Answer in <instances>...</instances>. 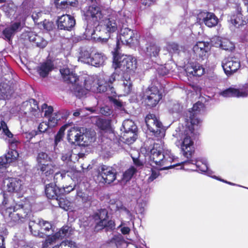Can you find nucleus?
Listing matches in <instances>:
<instances>
[{
    "mask_svg": "<svg viewBox=\"0 0 248 248\" xmlns=\"http://www.w3.org/2000/svg\"><path fill=\"white\" fill-rule=\"evenodd\" d=\"M101 26L102 29L106 31V33H108L109 37L110 33L115 32L118 29L116 20L111 17L103 20Z\"/></svg>",
    "mask_w": 248,
    "mask_h": 248,
    "instance_id": "nucleus-21",
    "label": "nucleus"
},
{
    "mask_svg": "<svg viewBox=\"0 0 248 248\" xmlns=\"http://www.w3.org/2000/svg\"><path fill=\"white\" fill-rule=\"evenodd\" d=\"M55 168V165L52 162H50L38 167L37 170L40 171L42 175L51 178L53 175Z\"/></svg>",
    "mask_w": 248,
    "mask_h": 248,
    "instance_id": "nucleus-22",
    "label": "nucleus"
},
{
    "mask_svg": "<svg viewBox=\"0 0 248 248\" xmlns=\"http://www.w3.org/2000/svg\"><path fill=\"white\" fill-rule=\"evenodd\" d=\"M18 157V153L16 150H11L4 156L0 157V172H3L8 167V164L15 161Z\"/></svg>",
    "mask_w": 248,
    "mask_h": 248,
    "instance_id": "nucleus-16",
    "label": "nucleus"
},
{
    "mask_svg": "<svg viewBox=\"0 0 248 248\" xmlns=\"http://www.w3.org/2000/svg\"><path fill=\"white\" fill-rule=\"evenodd\" d=\"M113 103L114 105L117 107L118 108H121L123 106L122 102L118 99H114L113 100Z\"/></svg>",
    "mask_w": 248,
    "mask_h": 248,
    "instance_id": "nucleus-59",
    "label": "nucleus"
},
{
    "mask_svg": "<svg viewBox=\"0 0 248 248\" xmlns=\"http://www.w3.org/2000/svg\"><path fill=\"white\" fill-rule=\"evenodd\" d=\"M108 40V38H102L101 37H99L97 38L96 41L98 42H100L102 44H105L107 43Z\"/></svg>",
    "mask_w": 248,
    "mask_h": 248,
    "instance_id": "nucleus-61",
    "label": "nucleus"
},
{
    "mask_svg": "<svg viewBox=\"0 0 248 248\" xmlns=\"http://www.w3.org/2000/svg\"><path fill=\"white\" fill-rule=\"evenodd\" d=\"M99 174L102 177L105 183L109 184L116 179L117 172L114 168L102 165L100 167V170Z\"/></svg>",
    "mask_w": 248,
    "mask_h": 248,
    "instance_id": "nucleus-15",
    "label": "nucleus"
},
{
    "mask_svg": "<svg viewBox=\"0 0 248 248\" xmlns=\"http://www.w3.org/2000/svg\"><path fill=\"white\" fill-rule=\"evenodd\" d=\"M29 39L30 42L34 43L36 46L40 48H44L47 44V41H46L43 37L32 32L29 34Z\"/></svg>",
    "mask_w": 248,
    "mask_h": 248,
    "instance_id": "nucleus-25",
    "label": "nucleus"
},
{
    "mask_svg": "<svg viewBox=\"0 0 248 248\" xmlns=\"http://www.w3.org/2000/svg\"><path fill=\"white\" fill-rule=\"evenodd\" d=\"M248 85L245 84L241 88L229 87L222 91L220 94L224 97H245L248 96Z\"/></svg>",
    "mask_w": 248,
    "mask_h": 248,
    "instance_id": "nucleus-12",
    "label": "nucleus"
},
{
    "mask_svg": "<svg viewBox=\"0 0 248 248\" xmlns=\"http://www.w3.org/2000/svg\"><path fill=\"white\" fill-rule=\"evenodd\" d=\"M54 69V64L50 60H47L44 62L40 63L39 66H37V72L40 76L45 78L48 75L50 72Z\"/></svg>",
    "mask_w": 248,
    "mask_h": 248,
    "instance_id": "nucleus-19",
    "label": "nucleus"
},
{
    "mask_svg": "<svg viewBox=\"0 0 248 248\" xmlns=\"http://www.w3.org/2000/svg\"><path fill=\"white\" fill-rule=\"evenodd\" d=\"M117 75V73L114 72L112 73L111 76L109 77V79L108 80V82L111 84L113 83V82L116 80V76Z\"/></svg>",
    "mask_w": 248,
    "mask_h": 248,
    "instance_id": "nucleus-57",
    "label": "nucleus"
},
{
    "mask_svg": "<svg viewBox=\"0 0 248 248\" xmlns=\"http://www.w3.org/2000/svg\"><path fill=\"white\" fill-rule=\"evenodd\" d=\"M68 203V201L64 199H60L58 202L60 207L66 211L69 209V205Z\"/></svg>",
    "mask_w": 248,
    "mask_h": 248,
    "instance_id": "nucleus-43",
    "label": "nucleus"
},
{
    "mask_svg": "<svg viewBox=\"0 0 248 248\" xmlns=\"http://www.w3.org/2000/svg\"><path fill=\"white\" fill-rule=\"evenodd\" d=\"M199 130H194V132L191 133L188 128V124L184 131L185 137L181 145L182 151L183 152V155L187 158V160L182 162L183 165L192 164L195 166L196 169H199L201 171H204L200 168L199 162L197 159L192 158V156L195 153V148L194 146V142L191 140V137L194 135L199 134Z\"/></svg>",
    "mask_w": 248,
    "mask_h": 248,
    "instance_id": "nucleus-2",
    "label": "nucleus"
},
{
    "mask_svg": "<svg viewBox=\"0 0 248 248\" xmlns=\"http://www.w3.org/2000/svg\"><path fill=\"white\" fill-rule=\"evenodd\" d=\"M120 40L119 38L117 37L116 41V46L114 49V51L112 52L113 54V62L115 61L116 59L120 58L124 55L119 52L120 49Z\"/></svg>",
    "mask_w": 248,
    "mask_h": 248,
    "instance_id": "nucleus-38",
    "label": "nucleus"
},
{
    "mask_svg": "<svg viewBox=\"0 0 248 248\" xmlns=\"http://www.w3.org/2000/svg\"><path fill=\"white\" fill-rule=\"evenodd\" d=\"M148 129L158 140L161 139L165 136V129L161 122L156 117L154 114H147L145 119Z\"/></svg>",
    "mask_w": 248,
    "mask_h": 248,
    "instance_id": "nucleus-5",
    "label": "nucleus"
},
{
    "mask_svg": "<svg viewBox=\"0 0 248 248\" xmlns=\"http://www.w3.org/2000/svg\"><path fill=\"white\" fill-rule=\"evenodd\" d=\"M68 141L71 145H78L84 146H88L89 139H87V134L81 132L80 128L72 127L68 131L67 135Z\"/></svg>",
    "mask_w": 248,
    "mask_h": 248,
    "instance_id": "nucleus-6",
    "label": "nucleus"
},
{
    "mask_svg": "<svg viewBox=\"0 0 248 248\" xmlns=\"http://www.w3.org/2000/svg\"><path fill=\"white\" fill-rule=\"evenodd\" d=\"M21 26V23L20 22H15L12 24L11 26L9 28L14 33Z\"/></svg>",
    "mask_w": 248,
    "mask_h": 248,
    "instance_id": "nucleus-51",
    "label": "nucleus"
},
{
    "mask_svg": "<svg viewBox=\"0 0 248 248\" xmlns=\"http://www.w3.org/2000/svg\"><path fill=\"white\" fill-rule=\"evenodd\" d=\"M14 210H15L18 216L24 221L25 218L28 217V214L30 213V210L25 208L23 204H16L14 207Z\"/></svg>",
    "mask_w": 248,
    "mask_h": 248,
    "instance_id": "nucleus-31",
    "label": "nucleus"
},
{
    "mask_svg": "<svg viewBox=\"0 0 248 248\" xmlns=\"http://www.w3.org/2000/svg\"><path fill=\"white\" fill-rule=\"evenodd\" d=\"M45 193L48 199L58 200V197L62 194V191L58 186L51 183L46 186Z\"/></svg>",
    "mask_w": 248,
    "mask_h": 248,
    "instance_id": "nucleus-20",
    "label": "nucleus"
},
{
    "mask_svg": "<svg viewBox=\"0 0 248 248\" xmlns=\"http://www.w3.org/2000/svg\"><path fill=\"white\" fill-rule=\"evenodd\" d=\"M19 142L16 140V139H12L11 141H10V144L12 146L13 145H15V146H16L17 145V143H19Z\"/></svg>",
    "mask_w": 248,
    "mask_h": 248,
    "instance_id": "nucleus-64",
    "label": "nucleus"
},
{
    "mask_svg": "<svg viewBox=\"0 0 248 248\" xmlns=\"http://www.w3.org/2000/svg\"><path fill=\"white\" fill-rule=\"evenodd\" d=\"M90 49H82L80 52L79 59L84 63L90 64L91 59Z\"/></svg>",
    "mask_w": 248,
    "mask_h": 248,
    "instance_id": "nucleus-33",
    "label": "nucleus"
},
{
    "mask_svg": "<svg viewBox=\"0 0 248 248\" xmlns=\"http://www.w3.org/2000/svg\"><path fill=\"white\" fill-rule=\"evenodd\" d=\"M135 34L134 30L128 28H123L121 30L119 39L123 44L131 47L138 42V39Z\"/></svg>",
    "mask_w": 248,
    "mask_h": 248,
    "instance_id": "nucleus-13",
    "label": "nucleus"
},
{
    "mask_svg": "<svg viewBox=\"0 0 248 248\" xmlns=\"http://www.w3.org/2000/svg\"><path fill=\"white\" fill-rule=\"evenodd\" d=\"M198 18L209 27H214L218 23V18L213 13L202 11L199 14Z\"/></svg>",
    "mask_w": 248,
    "mask_h": 248,
    "instance_id": "nucleus-17",
    "label": "nucleus"
},
{
    "mask_svg": "<svg viewBox=\"0 0 248 248\" xmlns=\"http://www.w3.org/2000/svg\"><path fill=\"white\" fill-rule=\"evenodd\" d=\"M38 224L41 229L45 232V233L49 232L52 227L51 224L49 222L44 220L43 219H41L39 220Z\"/></svg>",
    "mask_w": 248,
    "mask_h": 248,
    "instance_id": "nucleus-39",
    "label": "nucleus"
},
{
    "mask_svg": "<svg viewBox=\"0 0 248 248\" xmlns=\"http://www.w3.org/2000/svg\"><path fill=\"white\" fill-rule=\"evenodd\" d=\"M104 216L101 213V209L98 210L97 212L94 213L92 216L94 221H99L103 218Z\"/></svg>",
    "mask_w": 248,
    "mask_h": 248,
    "instance_id": "nucleus-49",
    "label": "nucleus"
},
{
    "mask_svg": "<svg viewBox=\"0 0 248 248\" xmlns=\"http://www.w3.org/2000/svg\"><path fill=\"white\" fill-rule=\"evenodd\" d=\"M95 124L99 129L105 131L110 128L111 121L110 120L98 117L96 119Z\"/></svg>",
    "mask_w": 248,
    "mask_h": 248,
    "instance_id": "nucleus-29",
    "label": "nucleus"
},
{
    "mask_svg": "<svg viewBox=\"0 0 248 248\" xmlns=\"http://www.w3.org/2000/svg\"><path fill=\"white\" fill-rule=\"evenodd\" d=\"M1 126L3 127V131L4 134L9 138H12L13 137V134L9 130L7 124L4 121L1 123Z\"/></svg>",
    "mask_w": 248,
    "mask_h": 248,
    "instance_id": "nucleus-44",
    "label": "nucleus"
},
{
    "mask_svg": "<svg viewBox=\"0 0 248 248\" xmlns=\"http://www.w3.org/2000/svg\"><path fill=\"white\" fill-rule=\"evenodd\" d=\"M6 212L8 213V216L10 218L11 222L16 224L23 222L24 221L20 216L18 215L16 211L14 210L13 207L8 208L6 210Z\"/></svg>",
    "mask_w": 248,
    "mask_h": 248,
    "instance_id": "nucleus-30",
    "label": "nucleus"
},
{
    "mask_svg": "<svg viewBox=\"0 0 248 248\" xmlns=\"http://www.w3.org/2000/svg\"><path fill=\"white\" fill-rule=\"evenodd\" d=\"M66 177V173L65 172H56L54 176H53V179H54V182L53 183L55 185H57L59 186H62V185L63 184V182L65 179Z\"/></svg>",
    "mask_w": 248,
    "mask_h": 248,
    "instance_id": "nucleus-36",
    "label": "nucleus"
},
{
    "mask_svg": "<svg viewBox=\"0 0 248 248\" xmlns=\"http://www.w3.org/2000/svg\"><path fill=\"white\" fill-rule=\"evenodd\" d=\"M53 111V108L52 106H48L47 107L45 111V116H49L50 115L52 114Z\"/></svg>",
    "mask_w": 248,
    "mask_h": 248,
    "instance_id": "nucleus-55",
    "label": "nucleus"
},
{
    "mask_svg": "<svg viewBox=\"0 0 248 248\" xmlns=\"http://www.w3.org/2000/svg\"><path fill=\"white\" fill-rule=\"evenodd\" d=\"M58 28L61 30L70 31L76 24L74 17L69 15H63L57 20Z\"/></svg>",
    "mask_w": 248,
    "mask_h": 248,
    "instance_id": "nucleus-14",
    "label": "nucleus"
},
{
    "mask_svg": "<svg viewBox=\"0 0 248 248\" xmlns=\"http://www.w3.org/2000/svg\"><path fill=\"white\" fill-rule=\"evenodd\" d=\"M67 124H64L61 127L54 138V148L58 145L59 143L62 140L64 135V131L67 127Z\"/></svg>",
    "mask_w": 248,
    "mask_h": 248,
    "instance_id": "nucleus-32",
    "label": "nucleus"
},
{
    "mask_svg": "<svg viewBox=\"0 0 248 248\" xmlns=\"http://www.w3.org/2000/svg\"><path fill=\"white\" fill-rule=\"evenodd\" d=\"M101 213L104 216L103 218L97 222L94 226L95 231L98 232L105 230L106 232L113 231L116 228V223L112 217H109L108 210L105 208L101 209Z\"/></svg>",
    "mask_w": 248,
    "mask_h": 248,
    "instance_id": "nucleus-8",
    "label": "nucleus"
},
{
    "mask_svg": "<svg viewBox=\"0 0 248 248\" xmlns=\"http://www.w3.org/2000/svg\"><path fill=\"white\" fill-rule=\"evenodd\" d=\"M48 24L49 25V27H47V25L44 23V28L46 29L47 31H50L52 29V23H48Z\"/></svg>",
    "mask_w": 248,
    "mask_h": 248,
    "instance_id": "nucleus-63",
    "label": "nucleus"
},
{
    "mask_svg": "<svg viewBox=\"0 0 248 248\" xmlns=\"http://www.w3.org/2000/svg\"><path fill=\"white\" fill-rule=\"evenodd\" d=\"M157 176H158V174H157V172L155 170H152V174H151V176L149 177V179L150 181H152L154 180H155V179H156L157 177Z\"/></svg>",
    "mask_w": 248,
    "mask_h": 248,
    "instance_id": "nucleus-60",
    "label": "nucleus"
},
{
    "mask_svg": "<svg viewBox=\"0 0 248 248\" xmlns=\"http://www.w3.org/2000/svg\"><path fill=\"white\" fill-rule=\"evenodd\" d=\"M227 44H230V42L228 41H221L220 44L221 48L226 50H229V47L227 46Z\"/></svg>",
    "mask_w": 248,
    "mask_h": 248,
    "instance_id": "nucleus-56",
    "label": "nucleus"
},
{
    "mask_svg": "<svg viewBox=\"0 0 248 248\" xmlns=\"http://www.w3.org/2000/svg\"><path fill=\"white\" fill-rule=\"evenodd\" d=\"M61 186L62 188V194L63 191L65 194H68L74 189V187L70 185L62 184Z\"/></svg>",
    "mask_w": 248,
    "mask_h": 248,
    "instance_id": "nucleus-46",
    "label": "nucleus"
},
{
    "mask_svg": "<svg viewBox=\"0 0 248 248\" xmlns=\"http://www.w3.org/2000/svg\"><path fill=\"white\" fill-rule=\"evenodd\" d=\"M87 16L91 17L93 22H99L103 18V15L97 6H90L86 12Z\"/></svg>",
    "mask_w": 248,
    "mask_h": 248,
    "instance_id": "nucleus-23",
    "label": "nucleus"
},
{
    "mask_svg": "<svg viewBox=\"0 0 248 248\" xmlns=\"http://www.w3.org/2000/svg\"><path fill=\"white\" fill-rule=\"evenodd\" d=\"M122 240L123 236L120 234H116L108 240V243H114L117 245V244H120Z\"/></svg>",
    "mask_w": 248,
    "mask_h": 248,
    "instance_id": "nucleus-42",
    "label": "nucleus"
},
{
    "mask_svg": "<svg viewBox=\"0 0 248 248\" xmlns=\"http://www.w3.org/2000/svg\"><path fill=\"white\" fill-rule=\"evenodd\" d=\"M155 2V0H141L142 4L148 7L153 4Z\"/></svg>",
    "mask_w": 248,
    "mask_h": 248,
    "instance_id": "nucleus-54",
    "label": "nucleus"
},
{
    "mask_svg": "<svg viewBox=\"0 0 248 248\" xmlns=\"http://www.w3.org/2000/svg\"><path fill=\"white\" fill-rule=\"evenodd\" d=\"M225 74L228 77L237 71L241 66L240 61L234 57L225 58L221 62Z\"/></svg>",
    "mask_w": 248,
    "mask_h": 248,
    "instance_id": "nucleus-11",
    "label": "nucleus"
},
{
    "mask_svg": "<svg viewBox=\"0 0 248 248\" xmlns=\"http://www.w3.org/2000/svg\"><path fill=\"white\" fill-rule=\"evenodd\" d=\"M160 51V48L155 43H150L146 48L145 53L150 58L157 56Z\"/></svg>",
    "mask_w": 248,
    "mask_h": 248,
    "instance_id": "nucleus-27",
    "label": "nucleus"
},
{
    "mask_svg": "<svg viewBox=\"0 0 248 248\" xmlns=\"http://www.w3.org/2000/svg\"><path fill=\"white\" fill-rule=\"evenodd\" d=\"M137 172V169L134 166H131L123 173V179L126 182L130 181Z\"/></svg>",
    "mask_w": 248,
    "mask_h": 248,
    "instance_id": "nucleus-37",
    "label": "nucleus"
},
{
    "mask_svg": "<svg viewBox=\"0 0 248 248\" xmlns=\"http://www.w3.org/2000/svg\"><path fill=\"white\" fill-rule=\"evenodd\" d=\"M50 162H52V159L47 153L44 152L38 153L36 156L37 167Z\"/></svg>",
    "mask_w": 248,
    "mask_h": 248,
    "instance_id": "nucleus-28",
    "label": "nucleus"
},
{
    "mask_svg": "<svg viewBox=\"0 0 248 248\" xmlns=\"http://www.w3.org/2000/svg\"><path fill=\"white\" fill-rule=\"evenodd\" d=\"M203 107L204 104L198 101L193 105L191 108L192 110L189 111V119L187 120V124L191 133L194 132L195 129L199 130L201 127L202 121L197 117V115Z\"/></svg>",
    "mask_w": 248,
    "mask_h": 248,
    "instance_id": "nucleus-7",
    "label": "nucleus"
},
{
    "mask_svg": "<svg viewBox=\"0 0 248 248\" xmlns=\"http://www.w3.org/2000/svg\"><path fill=\"white\" fill-rule=\"evenodd\" d=\"M49 127L50 126L48 123L46 122H42L38 126V131L40 133H44L47 130Z\"/></svg>",
    "mask_w": 248,
    "mask_h": 248,
    "instance_id": "nucleus-45",
    "label": "nucleus"
},
{
    "mask_svg": "<svg viewBox=\"0 0 248 248\" xmlns=\"http://www.w3.org/2000/svg\"><path fill=\"white\" fill-rule=\"evenodd\" d=\"M62 244L64 246H67L70 248H78L76 242L72 240H65L62 242Z\"/></svg>",
    "mask_w": 248,
    "mask_h": 248,
    "instance_id": "nucleus-48",
    "label": "nucleus"
},
{
    "mask_svg": "<svg viewBox=\"0 0 248 248\" xmlns=\"http://www.w3.org/2000/svg\"><path fill=\"white\" fill-rule=\"evenodd\" d=\"M71 227L68 225L62 226L60 231L55 233V236H58L59 239H62L65 237H68L70 234Z\"/></svg>",
    "mask_w": 248,
    "mask_h": 248,
    "instance_id": "nucleus-34",
    "label": "nucleus"
},
{
    "mask_svg": "<svg viewBox=\"0 0 248 248\" xmlns=\"http://www.w3.org/2000/svg\"><path fill=\"white\" fill-rule=\"evenodd\" d=\"M113 66L118 71H121V76H125L129 79V76L135 73L137 68V60L132 55H123L113 62Z\"/></svg>",
    "mask_w": 248,
    "mask_h": 248,
    "instance_id": "nucleus-3",
    "label": "nucleus"
},
{
    "mask_svg": "<svg viewBox=\"0 0 248 248\" xmlns=\"http://www.w3.org/2000/svg\"><path fill=\"white\" fill-rule=\"evenodd\" d=\"M204 72V69L200 65H195L193 68L192 71L189 72V73L194 76L200 77L202 75Z\"/></svg>",
    "mask_w": 248,
    "mask_h": 248,
    "instance_id": "nucleus-40",
    "label": "nucleus"
},
{
    "mask_svg": "<svg viewBox=\"0 0 248 248\" xmlns=\"http://www.w3.org/2000/svg\"><path fill=\"white\" fill-rule=\"evenodd\" d=\"M63 80L67 83L71 84L70 90L76 96L80 98L84 94V90L82 87L77 83L78 80V77L76 74L70 72L69 68H63L61 71Z\"/></svg>",
    "mask_w": 248,
    "mask_h": 248,
    "instance_id": "nucleus-4",
    "label": "nucleus"
},
{
    "mask_svg": "<svg viewBox=\"0 0 248 248\" xmlns=\"http://www.w3.org/2000/svg\"><path fill=\"white\" fill-rule=\"evenodd\" d=\"M7 190L10 192H19L22 189V181L17 178L9 177L4 181Z\"/></svg>",
    "mask_w": 248,
    "mask_h": 248,
    "instance_id": "nucleus-18",
    "label": "nucleus"
},
{
    "mask_svg": "<svg viewBox=\"0 0 248 248\" xmlns=\"http://www.w3.org/2000/svg\"><path fill=\"white\" fill-rule=\"evenodd\" d=\"M0 248H5L4 238L2 236H0Z\"/></svg>",
    "mask_w": 248,
    "mask_h": 248,
    "instance_id": "nucleus-62",
    "label": "nucleus"
},
{
    "mask_svg": "<svg viewBox=\"0 0 248 248\" xmlns=\"http://www.w3.org/2000/svg\"><path fill=\"white\" fill-rule=\"evenodd\" d=\"M162 94L156 86L148 88L146 94L144 95L143 100L145 105L149 108L155 107L161 100Z\"/></svg>",
    "mask_w": 248,
    "mask_h": 248,
    "instance_id": "nucleus-9",
    "label": "nucleus"
},
{
    "mask_svg": "<svg viewBox=\"0 0 248 248\" xmlns=\"http://www.w3.org/2000/svg\"><path fill=\"white\" fill-rule=\"evenodd\" d=\"M134 164L137 167H142L143 164L139 159V157H132Z\"/></svg>",
    "mask_w": 248,
    "mask_h": 248,
    "instance_id": "nucleus-52",
    "label": "nucleus"
},
{
    "mask_svg": "<svg viewBox=\"0 0 248 248\" xmlns=\"http://www.w3.org/2000/svg\"><path fill=\"white\" fill-rule=\"evenodd\" d=\"M150 152V161L159 170H167L180 165V163L171 164L175 158L170 150L161 151L153 148Z\"/></svg>",
    "mask_w": 248,
    "mask_h": 248,
    "instance_id": "nucleus-1",
    "label": "nucleus"
},
{
    "mask_svg": "<svg viewBox=\"0 0 248 248\" xmlns=\"http://www.w3.org/2000/svg\"><path fill=\"white\" fill-rule=\"evenodd\" d=\"M62 118L60 111L55 112L49 116L48 122L47 123L50 127H55L58 124V122Z\"/></svg>",
    "mask_w": 248,
    "mask_h": 248,
    "instance_id": "nucleus-35",
    "label": "nucleus"
},
{
    "mask_svg": "<svg viewBox=\"0 0 248 248\" xmlns=\"http://www.w3.org/2000/svg\"><path fill=\"white\" fill-rule=\"evenodd\" d=\"M64 3V8H66L68 5L70 6H75L76 5V0H64V1H63V3Z\"/></svg>",
    "mask_w": 248,
    "mask_h": 248,
    "instance_id": "nucleus-53",
    "label": "nucleus"
},
{
    "mask_svg": "<svg viewBox=\"0 0 248 248\" xmlns=\"http://www.w3.org/2000/svg\"><path fill=\"white\" fill-rule=\"evenodd\" d=\"M123 83L122 85V95L126 96L129 94L132 90V82L131 80V76L129 79L125 78V76H121Z\"/></svg>",
    "mask_w": 248,
    "mask_h": 248,
    "instance_id": "nucleus-24",
    "label": "nucleus"
},
{
    "mask_svg": "<svg viewBox=\"0 0 248 248\" xmlns=\"http://www.w3.org/2000/svg\"><path fill=\"white\" fill-rule=\"evenodd\" d=\"M169 49L170 51L173 53L179 54L180 51L183 48V47L180 46L178 44L172 43L169 45Z\"/></svg>",
    "mask_w": 248,
    "mask_h": 248,
    "instance_id": "nucleus-41",
    "label": "nucleus"
},
{
    "mask_svg": "<svg viewBox=\"0 0 248 248\" xmlns=\"http://www.w3.org/2000/svg\"><path fill=\"white\" fill-rule=\"evenodd\" d=\"M2 33L5 38L8 40H10L14 33L9 28H7L3 31Z\"/></svg>",
    "mask_w": 248,
    "mask_h": 248,
    "instance_id": "nucleus-47",
    "label": "nucleus"
},
{
    "mask_svg": "<svg viewBox=\"0 0 248 248\" xmlns=\"http://www.w3.org/2000/svg\"><path fill=\"white\" fill-rule=\"evenodd\" d=\"M130 229L128 227H123L121 229V232L122 234L125 235L129 233Z\"/></svg>",
    "mask_w": 248,
    "mask_h": 248,
    "instance_id": "nucleus-58",
    "label": "nucleus"
},
{
    "mask_svg": "<svg viewBox=\"0 0 248 248\" xmlns=\"http://www.w3.org/2000/svg\"><path fill=\"white\" fill-rule=\"evenodd\" d=\"M106 59L104 54L97 52L91 57L90 64L95 67H99L104 64Z\"/></svg>",
    "mask_w": 248,
    "mask_h": 248,
    "instance_id": "nucleus-26",
    "label": "nucleus"
},
{
    "mask_svg": "<svg viewBox=\"0 0 248 248\" xmlns=\"http://www.w3.org/2000/svg\"><path fill=\"white\" fill-rule=\"evenodd\" d=\"M211 50V46L208 42L199 41L192 48L193 57L198 61L206 60Z\"/></svg>",
    "mask_w": 248,
    "mask_h": 248,
    "instance_id": "nucleus-10",
    "label": "nucleus"
},
{
    "mask_svg": "<svg viewBox=\"0 0 248 248\" xmlns=\"http://www.w3.org/2000/svg\"><path fill=\"white\" fill-rule=\"evenodd\" d=\"M59 239L58 236H55V233L51 236H48L46 239L45 240V242L47 243L48 245H51L53 244L56 240Z\"/></svg>",
    "mask_w": 248,
    "mask_h": 248,
    "instance_id": "nucleus-50",
    "label": "nucleus"
}]
</instances>
